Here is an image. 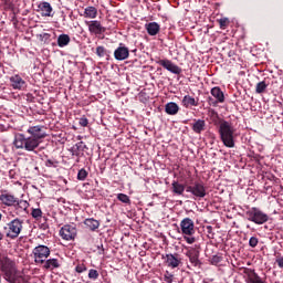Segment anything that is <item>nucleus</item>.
<instances>
[{
  "label": "nucleus",
  "mask_w": 283,
  "mask_h": 283,
  "mask_svg": "<svg viewBox=\"0 0 283 283\" xmlns=\"http://www.w3.org/2000/svg\"><path fill=\"white\" fill-rule=\"evenodd\" d=\"M27 134L29 136H25L24 134H18L15 135L13 145L15 149H24V151H34L39 148V145L43 142V138L48 136V133H45V126H30L27 129Z\"/></svg>",
  "instance_id": "1"
},
{
  "label": "nucleus",
  "mask_w": 283,
  "mask_h": 283,
  "mask_svg": "<svg viewBox=\"0 0 283 283\" xmlns=\"http://www.w3.org/2000/svg\"><path fill=\"white\" fill-rule=\"evenodd\" d=\"M0 271L3 279L9 283H17L19 282V277H21L17 269V263L8 256L0 260Z\"/></svg>",
  "instance_id": "2"
},
{
  "label": "nucleus",
  "mask_w": 283,
  "mask_h": 283,
  "mask_svg": "<svg viewBox=\"0 0 283 283\" xmlns=\"http://www.w3.org/2000/svg\"><path fill=\"white\" fill-rule=\"evenodd\" d=\"M219 134L224 147H235V128L233 127V124L227 120H221L219 123Z\"/></svg>",
  "instance_id": "3"
},
{
  "label": "nucleus",
  "mask_w": 283,
  "mask_h": 283,
  "mask_svg": "<svg viewBox=\"0 0 283 283\" xmlns=\"http://www.w3.org/2000/svg\"><path fill=\"white\" fill-rule=\"evenodd\" d=\"M21 231H23V220L19 218L11 220L3 227L6 238L10 240H17L21 235Z\"/></svg>",
  "instance_id": "4"
},
{
  "label": "nucleus",
  "mask_w": 283,
  "mask_h": 283,
  "mask_svg": "<svg viewBox=\"0 0 283 283\" xmlns=\"http://www.w3.org/2000/svg\"><path fill=\"white\" fill-rule=\"evenodd\" d=\"M180 229L186 242L188 244H193V242H196V238L192 237L193 233H196V224L193 223V220L190 218H185L180 222Z\"/></svg>",
  "instance_id": "5"
},
{
  "label": "nucleus",
  "mask_w": 283,
  "mask_h": 283,
  "mask_svg": "<svg viewBox=\"0 0 283 283\" xmlns=\"http://www.w3.org/2000/svg\"><path fill=\"white\" fill-rule=\"evenodd\" d=\"M247 219L254 224H264L269 222V214L264 213L259 208H251L245 212Z\"/></svg>",
  "instance_id": "6"
},
{
  "label": "nucleus",
  "mask_w": 283,
  "mask_h": 283,
  "mask_svg": "<svg viewBox=\"0 0 283 283\" xmlns=\"http://www.w3.org/2000/svg\"><path fill=\"white\" fill-rule=\"evenodd\" d=\"M33 255L36 264H43V262L50 258V248L45 245H38L33 249Z\"/></svg>",
  "instance_id": "7"
},
{
  "label": "nucleus",
  "mask_w": 283,
  "mask_h": 283,
  "mask_svg": "<svg viewBox=\"0 0 283 283\" xmlns=\"http://www.w3.org/2000/svg\"><path fill=\"white\" fill-rule=\"evenodd\" d=\"M186 191L188 193H192V196H196V198H205L207 196V189L205 188V185L200 182H196L192 186H187Z\"/></svg>",
  "instance_id": "8"
},
{
  "label": "nucleus",
  "mask_w": 283,
  "mask_h": 283,
  "mask_svg": "<svg viewBox=\"0 0 283 283\" xmlns=\"http://www.w3.org/2000/svg\"><path fill=\"white\" fill-rule=\"evenodd\" d=\"M163 259L165 260L166 266H168L169 269H178L180 264H182V259H180V255L178 253L166 254L165 256H163Z\"/></svg>",
  "instance_id": "9"
},
{
  "label": "nucleus",
  "mask_w": 283,
  "mask_h": 283,
  "mask_svg": "<svg viewBox=\"0 0 283 283\" xmlns=\"http://www.w3.org/2000/svg\"><path fill=\"white\" fill-rule=\"evenodd\" d=\"M158 65H161V67H164L168 72H171V74H182V69L174 64L171 60H159Z\"/></svg>",
  "instance_id": "10"
},
{
  "label": "nucleus",
  "mask_w": 283,
  "mask_h": 283,
  "mask_svg": "<svg viewBox=\"0 0 283 283\" xmlns=\"http://www.w3.org/2000/svg\"><path fill=\"white\" fill-rule=\"evenodd\" d=\"M60 235L63 240H74L76 238V228L70 224H66L61 228Z\"/></svg>",
  "instance_id": "11"
},
{
  "label": "nucleus",
  "mask_w": 283,
  "mask_h": 283,
  "mask_svg": "<svg viewBox=\"0 0 283 283\" xmlns=\"http://www.w3.org/2000/svg\"><path fill=\"white\" fill-rule=\"evenodd\" d=\"M85 23L87 24L88 32H91V34H103V32L106 30L98 20L86 21Z\"/></svg>",
  "instance_id": "12"
},
{
  "label": "nucleus",
  "mask_w": 283,
  "mask_h": 283,
  "mask_svg": "<svg viewBox=\"0 0 283 283\" xmlns=\"http://www.w3.org/2000/svg\"><path fill=\"white\" fill-rule=\"evenodd\" d=\"M114 57L116 61H125L129 59V49L123 44H119V46L114 52Z\"/></svg>",
  "instance_id": "13"
},
{
  "label": "nucleus",
  "mask_w": 283,
  "mask_h": 283,
  "mask_svg": "<svg viewBox=\"0 0 283 283\" xmlns=\"http://www.w3.org/2000/svg\"><path fill=\"white\" fill-rule=\"evenodd\" d=\"M0 201L2 205H6V207H14L17 205V197L10 193H2L0 195Z\"/></svg>",
  "instance_id": "14"
},
{
  "label": "nucleus",
  "mask_w": 283,
  "mask_h": 283,
  "mask_svg": "<svg viewBox=\"0 0 283 283\" xmlns=\"http://www.w3.org/2000/svg\"><path fill=\"white\" fill-rule=\"evenodd\" d=\"M10 81L13 90H25V81L21 76L13 75Z\"/></svg>",
  "instance_id": "15"
},
{
  "label": "nucleus",
  "mask_w": 283,
  "mask_h": 283,
  "mask_svg": "<svg viewBox=\"0 0 283 283\" xmlns=\"http://www.w3.org/2000/svg\"><path fill=\"white\" fill-rule=\"evenodd\" d=\"M211 94L214 98H217L216 102H213V98H210V103L212 105H216V103H224V93L222 92V90H220V87H213L211 90Z\"/></svg>",
  "instance_id": "16"
},
{
  "label": "nucleus",
  "mask_w": 283,
  "mask_h": 283,
  "mask_svg": "<svg viewBox=\"0 0 283 283\" xmlns=\"http://www.w3.org/2000/svg\"><path fill=\"white\" fill-rule=\"evenodd\" d=\"M145 28L150 36H156L160 32V24L158 22L146 23Z\"/></svg>",
  "instance_id": "17"
},
{
  "label": "nucleus",
  "mask_w": 283,
  "mask_h": 283,
  "mask_svg": "<svg viewBox=\"0 0 283 283\" xmlns=\"http://www.w3.org/2000/svg\"><path fill=\"white\" fill-rule=\"evenodd\" d=\"M165 112L166 114H169V116H176V114L180 112V107L178 106V104L169 102L165 106Z\"/></svg>",
  "instance_id": "18"
},
{
  "label": "nucleus",
  "mask_w": 283,
  "mask_h": 283,
  "mask_svg": "<svg viewBox=\"0 0 283 283\" xmlns=\"http://www.w3.org/2000/svg\"><path fill=\"white\" fill-rule=\"evenodd\" d=\"M39 10L42 17H52V6L49 2H41L39 4Z\"/></svg>",
  "instance_id": "19"
},
{
  "label": "nucleus",
  "mask_w": 283,
  "mask_h": 283,
  "mask_svg": "<svg viewBox=\"0 0 283 283\" xmlns=\"http://www.w3.org/2000/svg\"><path fill=\"white\" fill-rule=\"evenodd\" d=\"M43 264V269L49 271H54V269H59V266H61V264H59V260L56 259L44 260Z\"/></svg>",
  "instance_id": "20"
},
{
  "label": "nucleus",
  "mask_w": 283,
  "mask_h": 283,
  "mask_svg": "<svg viewBox=\"0 0 283 283\" xmlns=\"http://www.w3.org/2000/svg\"><path fill=\"white\" fill-rule=\"evenodd\" d=\"M206 126L207 123L203 119H198L192 124V132H195V134H202Z\"/></svg>",
  "instance_id": "21"
},
{
  "label": "nucleus",
  "mask_w": 283,
  "mask_h": 283,
  "mask_svg": "<svg viewBox=\"0 0 283 283\" xmlns=\"http://www.w3.org/2000/svg\"><path fill=\"white\" fill-rule=\"evenodd\" d=\"M84 17L85 19H96V17H98V9L95 7H87L84 10Z\"/></svg>",
  "instance_id": "22"
},
{
  "label": "nucleus",
  "mask_w": 283,
  "mask_h": 283,
  "mask_svg": "<svg viewBox=\"0 0 283 283\" xmlns=\"http://www.w3.org/2000/svg\"><path fill=\"white\" fill-rule=\"evenodd\" d=\"M84 224L86 227H88V229L91 231H96V229H98L101 227V222H98V220L95 219H85Z\"/></svg>",
  "instance_id": "23"
},
{
  "label": "nucleus",
  "mask_w": 283,
  "mask_h": 283,
  "mask_svg": "<svg viewBox=\"0 0 283 283\" xmlns=\"http://www.w3.org/2000/svg\"><path fill=\"white\" fill-rule=\"evenodd\" d=\"M57 45H59V48H65V45H70V35H67V34L59 35Z\"/></svg>",
  "instance_id": "24"
},
{
  "label": "nucleus",
  "mask_w": 283,
  "mask_h": 283,
  "mask_svg": "<svg viewBox=\"0 0 283 283\" xmlns=\"http://www.w3.org/2000/svg\"><path fill=\"white\" fill-rule=\"evenodd\" d=\"M184 107H196L198 104L196 103V98L186 95L182 99Z\"/></svg>",
  "instance_id": "25"
},
{
  "label": "nucleus",
  "mask_w": 283,
  "mask_h": 283,
  "mask_svg": "<svg viewBox=\"0 0 283 283\" xmlns=\"http://www.w3.org/2000/svg\"><path fill=\"white\" fill-rule=\"evenodd\" d=\"M172 191L177 196H182V193H185V185L178 184V181H174L172 182Z\"/></svg>",
  "instance_id": "26"
},
{
  "label": "nucleus",
  "mask_w": 283,
  "mask_h": 283,
  "mask_svg": "<svg viewBox=\"0 0 283 283\" xmlns=\"http://www.w3.org/2000/svg\"><path fill=\"white\" fill-rule=\"evenodd\" d=\"M85 144L80 142L72 147L73 156H78V151H83Z\"/></svg>",
  "instance_id": "27"
},
{
  "label": "nucleus",
  "mask_w": 283,
  "mask_h": 283,
  "mask_svg": "<svg viewBox=\"0 0 283 283\" xmlns=\"http://www.w3.org/2000/svg\"><path fill=\"white\" fill-rule=\"evenodd\" d=\"M187 256L189 258L191 264H195V266H198V252H187Z\"/></svg>",
  "instance_id": "28"
},
{
  "label": "nucleus",
  "mask_w": 283,
  "mask_h": 283,
  "mask_svg": "<svg viewBox=\"0 0 283 283\" xmlns=\"http://www.w3.org/2000/svg\"><path fill=\"white\" fill-rule=\"evenodd\" d=\"M117 200H119V202H124V205H129L132 202V200L129 199V196L125 193H118Z\"/></svg>",
  "instance_id": "29"
},
{
  "label": "nucleus",
  "mask_w": 283,
  "mask_h": 283,
  "mask_svg": "<svg viewBox=\"0 0 283 283\" xmlns=\"http://www.w3.org/2000/svg\"><path fill=\"white\" fill-rule=\"evenodd\" d=\"M266 87H268L266 82L263 81V82L258 83L256 88H255L256 94L264 93V90H266Z\"/></svg>",
  "instance_id": "30"
},
{
  "label": "nucleus",
  "mask_w": 283,
  "mask_h": 283,
  "mask_svg": "<svg viewBox=\"0 0 283 283\" xmlns=\"http://www.w3.org/2000/svg\"><path fill=\"white\" fill-rule=\"evenodd\" d=\"M15 205L19 209H23V211H25V209H28L30 207V203H28V201H25V200L19 201V199H17Z\"/></svg>",
  "instance_id": "31"
},
{
  "label": "nucleus",
  "mask_w": 283,
  "mask_h": 283,
  "mask_svg": "<svg viewBox=\"0 0 283 283\" xmlns=\"http://www.w3.org/2000/svg\"><path fill=\"white\" fill-rule=\"evenodd\" d=\"M218 23H219L221 30H227V28H229L230 21L228 20V18H222V19L218 20Z\"/></svg>",
  "instance_id": "32"
},
{
  "label": "nucleus",
  "mask_w": 283,
  "mask_h": 283,
  "mask_svg": "<svg viewBox=\"0 0 283 283\" xmlns=\"http://www.w3.org/2000/svg\"><path fill=\"white\" fill-rule=\"evenodd\" d=\"M32 218H34L35 220H39V218H42L43 216V211H41V209L36 208L33 209L31 212Z\"/></svg>",
  "instance_id": "33"
},
{
  "label": "nucleus",
  "mask_w": 283,
  "mask_h": 283,
  "mask_svg": "<svg viewBox=\"0 0 283 283\" xmlns=\"http://www.w3.org/2000/svg\"><path fill=\"white\" fill-rule=\"evenodd\" d=\"M88 172L87 170H85V168H82L78 172H77V180H85V178H87Z\"/></svg>",
  "instance_id": "34"
},
{
  "label": "nucleus",
  "mask_w": 283,
  "mask_h": 283,
  "mask_svg": "<svg viewBox=\"0 0 283 283\" xmlns=\"http://www.w3.org/2000/svg\"><path fill=\"white\" fill-rule=\"evenodd\" d=\"M88 277L90 280H98V271L94 269L90 270Z\"/></svg>",
  "instance_id": "35"
},
{
  "label": "nucleus",
  "mask_w": 283,
  "mask_h": 283,
  "mask_svg": "<svg viewBox=\"0 0 283 283\" xmlns=\"http://www.w3.org/2000/svg\"><path fill=\"white\" fill-rule=\"evenodd\" d=\"M164 280H165V282H167V283L174 282V274H171V273H169V271H167V272L165 273V275H164Z\"/></svg>",
  "instance_id": "36"
},
{
  "label": "nucleus",
  "mask_w": 283,
  "mask_h": 283,
  "mask_svg": "<svg viewBox=\"0 0 283 283\" xmlns=\"http://www.w3.org/2000/svg\"><path fill=\"white\" fill-rule=\"evenodd\" d=\"M258 238L255 237H252L250 240H249V245L252 248V249H255V247H258Z\"/></svg>",
  "instance_id": "37"
},
{
  "label": "nucleus",
  "mask_w": 283,
  "mask_h": 283,
  "mask_svg": "<svg viewBox=\"0 0 283 283\" xmlns=\"http://www.w3.org/2000/svg\"><path fill=\"white\" fill-rule=\"evenodd\" d=\"M96 54L97 56H101V57L105 56V46H97Z\"/></svg>",
  "instance_id": "38"
},
{
  "label": "nucleus",
  "mask_w": 283,
  "mask_h": 283,
  "mask_svg": "<svg viewBox=\"0 0 283 283\" xmlns=\"http://www.w3.org/2000/svg\"><path fill=\"white\" fill-rule=\"evenodd\" d=\"M75 271H76V273H83V272L87 271V266H85V264H78V265H76Z\"/></svg>",
  "instance_id": "39"
},
{
  "label": "nucleus",
  "mask_w": 283,
  "mask_h": 283,
  "mask_svg": "<svg viewBox=\"0 0 283 283\" xmlns=\"http://www.w3.org/2000/svg\"><path fill=\"white\" fill-rule=\"evenodd\" d=\"M80 125H81V127H87V125H90V122L87 120V118L82 117L80 119Z\"/></svg>",
  "instance_id": "40"
},
{
  "label": "nucleus",
  "mask_w": 283,
  "mask_h": 283,
  "mask_svg": "<svg viewBox=\"0 0 283 283\" xmlns=\"http://www.w3.org/2000/svg\"><path fill=\"white\" fill-rule=\"evenodd\" d=\"M276 264L280 269H283V256L276 259Z\"/></svg>",
  "instance_id": "41"
},
{
  "label": "nucleus",
  "mask_w": 283,
  "mask_h": 283,
  "mask_svg": "<svg viewBox=\"0 0 283 283\" xmlns=\"http://www.w3.org/2000/svg\"><path fill=\"white\" fill-rule=\"evenodd\" d=\"M45 165L46 167H56V165H54V161L52 159H48Z\"/></svg>",
  "instance_id": "42"
},
{
  "label": "nucleus",
  "mask_w": 283,
  "mask_h": 283,
  "mask_svg": "<svg viewBox=\"0 0 283 283\" xmlns=\"http://www.w3.org/2000/svg\"><path fill=\"white\" fill-rule=\"evenodd\" d=\"M206 229H207V233H212L213 231V227L211 226H208Z\"/></svg>",
  "instance_id": "43"
},
{
  "label": "nucleus",
  "mask_w": 283,
  "mask_h": 283,
  "mask_svg": "<svg viewBox=\"0 0 283 283\" xmlns=\"http://www.w3.org/2000/svg\"><path fill=\"white\" fill-rule=\"evenodd\" d=\"M3 240V234L0 232V241Z\"/></svg>",
  "instance_id": "44"
},
{
  "label": "nucleus",
  "mask_w": 283,
  "mask_h": 283,
  "mask_svg": "<svg viewBox=\"0 0 283 283\" xmlns=\"http://www.w3.org/2000/svg\"><path fill=\"white\" fill-rule=\"evenodd\" d=\"M43 36H50V34H48V33H44V34H43Z\"/></svg>",
  "instance_id": "45"
},
{
  "label": "nucleus",
  "mask_w": 283,
  "mask_h": 283,
  "mask_svg": "<svg viewBox=\"0 0 283 283\" xmlns=\"http://www.w3.org/2000/svg\"><path fill=\"white\" fill-rule=\"evenodd\" d=\"M1 218H3V214L0 213V221H1Z\"/></svg>",
  "instance_id": "46"
}]
</instances>
